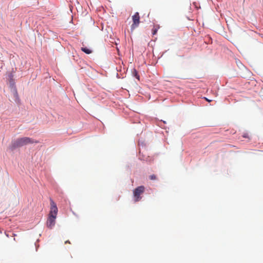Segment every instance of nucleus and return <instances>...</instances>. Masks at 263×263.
Here are the masks:
<instances>
[{
    "mask_svg": "<svg viewBox=\"0 0 263 263\" xmlns=\"http://www.w3.org/2000/svg\"><path fill=\"white\" fill-rule=\"evenodd\" d=\"M158 29V28H154L153 29L152 33H153V35H155L157 33Z\"/></svg>",
    "mask_w": 263,
    "mask_h": 263,
    "instance_id": "nucleus-8",
    "label": "nucleus"
},
{
    "mask_svg": "<svg viewBox=\"0 0 263 263\" xmlns=\"http://www.w3.org/2000/svg\"><path fill=\"white\" fill-rule=\"evenodd\" d=\"M144 186H138L134 190L133 194L135 202L139 201L141 199L142 197L140 196L144 193Z\"/></svg>",
    "mask_w": 263,
    "mask_h": 263,
    "instance_id": "nucleus-3",
    "label": "nucleus"
},
{
    "mask_svg": "<svg viewBox=\"0 0 263 263\" xmlns=\"http://www.w3.org/2000/svg\"><path fill=\"white\" fill-rule=\"evenodd\" d=\"M149 179L151 180H156L157 179V177L155 175H152L149 176Z\"/></svg>",
    "mask_w": 263,
    "mask_h": 263,
    "instance_id": "nucleus-9",
    "label": "nucleus"
},
{
    "mask_svg": "<svg viewBox=\"0 0 263 263\" xmlns=\"http://www.w3.org/2000/svg\"><path fill=\"white\" fill-rule=\"evenodd\" d=\"M81 49L82 51L88 54L92 53V50L87 47H81Z\"/></svg>",
    "mask_w": 263,
    "mask_h": 263,
    "instance_id": "nucleus-6",
    "label": "nucleus"
},
{
    "mask_svg": "<svg viewBox=\"0 0 263 263\" xmlns=\"http://www.w3.org/2000/svg\"><path fill=\"white\" fill-rule=\"evenodd\" d=\"M34 143H39V141L34 140L33 139L29 137H25L18 138L16 140L13 141L9 148L11 151H13L16 148L22 147L28 144H31Z\"/></svg>",
    "mask_w": 263,
    "mask_h": 263,
    "instance_id": "nucleus-2",
    "label": "nucleus"
},
{
    "mask_svg": "<svg viewBox=\"0 0 263 263\" xmlns=\"http://www.w3.org/2000/svg\"><path fill=\"white\" fill-rule=\"evenodd\" d=\"M70 243V241L69 240H67L65 242V243Z\"/></svg>",
    "mask_w": 263,
    "mask_h": 263,
    "instance_id": "nucleus-10",
    "label": "nucleus"
},
{
    "mask_svg": "<svg viewBox=\"0 0 263 263\" xmlns=\"http://www.w3.org/2000/svg\"><path fill=\"white\" fill-rule=\"evenodd\" d=\"M50 201V209L48 215V217L46 221L47 227L50 229H52L55 223V219L58 214V208L56 203L51 199Z\"/></svg>",
    "mask_w": 263,
    "mask_h": 263,
    "instance_id": "nucleus-1",
    "label": "nucleus"
},
{
    "mask_svg": "<svg viewBox=\"0 0 263 263\" xmlns=\"http://www.w3.org/2000/svg\"><path fill=\"white\" fill-rule=\"evenodd\" d=\"M205 99L208 101V102H211V100H209V99H208L206 98H205Z\"/></svg>",
    "mask_w": 263,
    "mask_h": 263,
    "instance_id": "nucleus-11",
    "label": "nucleus"
},
{
    "mask_svg": "<svg viewBox=\"0 0 263 263\" xmlns=\"http://www.w3.org/2000/svg\"><path fill=\"white\" fill-rule=\"evenodd\" d=\"M9 82L11 88L15 87V81L13 79V75L12 73H10L9 76Z\"/></svg>",
    "mask_w": 263,
    "mask_h": 263,
    "instance_id": "nucleus-5",
    "label": "nucleus"
},
{
    "mask_svg": "<svg viewBox=\"0 0 263 263\" xmlns=\"http://www.w3.org/2000/svg\"><path fill=\"white\" fill-rule=\"evenodd\" d=\"M133 23L131 26L132 30H134L135 28L138 27L140 23V16L138 12H136L132 16Z\"/></svg>",
    "mask_w": 263,
    "mask_h": 263,
    "instance_id": "nucleus-4",
    "label": "nucleus"
},
{
    "mask_svg": "<svg viewBox=\"0 0 263 263\" xmlns=\"http://www.w3.org/2000/svg\"><path fill=\"white\" fill-rule=\"evenodd\" d=\"M11 89L12 90V92L13 93L14 97L16 98L18 97V93L17 92V89H16V87H12Z\"/></svg>",
    "mask_w": 263,
    "mask_h": 263,
    "instance_id": "nucleus-7",
    "label": "nucleus"
}]
</instances>
